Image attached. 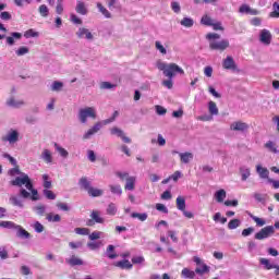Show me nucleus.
<instances>
[{"mask_svg":"<svg viewBox=\"0 0 279 279\" xmlns=\"http://www.w3.org/2000/svg\"><path fill=\"white\" fill-rule=\"evenodd\" d=\"M156 66L159 71H162L163 75L169 80H173L178 73L184 75V70L177 63H165L163 61L158 60Z\"/></svg>","mask_w":279,"mask_h":279,"instance_id":"obj_1","label":"nucleus"},{"mask_svg":"<svg viewBox=\"0 0 279 279\" xmlns=\"http://www.w3.org/2000/svg\"><path fill=\"white\" fill-rule=\"evenodd\" d=\"M220 38L221 35L217 33H208L206 35V39L209 40V49H211V51H226V49L230 47V41L228 39L217 41Z\"/></svg>","mask_w":279,"mask_h":279,"instance_id":"obj_2","label":"nucleus"},{"mask_svg":"<svg viewBox=\"0 0 279 279\" xmlns=\"http://www.w3.org/2000/svg\"><path fill=\"white\" fill-rule=\"evenodd\" d=\"M21 138V133L15 129H10L7 134L2 135L0 141L2 143H9V145H16Z\"/></svg>","mask_w":279,"mask_h":279,"instance_id":"obj_3","label":"nucleus"},{"mask_svg":"<svg viewBox=\"0 0 279 279\" xmlns=\"http://www.w3.org/2000/svg\"><path fill=\"white\" fill-rule=\"evenodd\" d=\"M12 186H25L27 191H32V179H29V175L27 173H21L20 177H16L14 180L11 181Z\"/></svg>","mask_w":279,"mask_h":279,"instance_id":"obj_4","label":"nucleus"},{"mask_svg":"<svg viewBox=\"0 0 279 279\" xmlns=\"http://www.w3.org/2000/svg\"><path fill=\"white\" fill-rule=\"evenodd\" d=\"M88 118L97 119V112L95 111V109L93 107H86V108L80 109L78 120L81 121V123L83 124L87 123Z\"/></svg>","mask_w":279,"mask_h":279,"instance_id":"obj_5","label":"nucleus"},{"mask_svg":"<svg viewBox=\"0 0 279 279\" xmlns=\"http://www.w3.org/2000/svg\"><path fill=\"white\" fill-rule=\"evenodd\" d=\"M276 233V228L274 226H267L262 228L256 234L255 239L257 241H265V239H269V236Z\"/></svg>","mask_w":279,"mask_h":279,"instance_id":"obj_6","label":"nucleus"},{"mask_svg":"<svg viewBox=\"0 0 279 279\" xmlns=\"http://www.w3.org/2000/svg\"><path fill=\"white\" fill-rule=\"evenodd\" d=\"M28 191H31V193L27 192V190L25 189H21L20 197H22L23 199H29L31 197L33 202H38V199H40V197L38 196V190L34 189V183H32V190H28Z\"/></svg>","mask_w":279,"mask_h":279,"instance_id":"obj_7","label":"nucleus"},{"mask_svg":"<svg viewBox=\"0 0 279 279\" xmlns=\"http://www.w3.org/2000/svg\"><path fill=\"white\" fill-rule=\"evenodd\" d=\"M7 108H13L15 110H19V108H23L25 106V100L23 99H16L15 96H10L5 100Z\"/></svg>","mask_w":279,"mask_h":279,"instance_id":"obj_8","label":"nucleus"},{"mask_svg":"<svg viewBox=\"0 0 279 279\" xmlns=\"http://www.w3.org/2000/svg\"><path fill=\"white\" fill-rule=\"evenodd\" d=\"M231 132H241L245 133L250 130V124L243 121H234L230 124Z\"/></svg>","mask_w":279,"mask_h":279,"instance_id":"obj_9","label":"nucleus"},{"mask_svg":"<svg viewBox=\"0 0 279 279\" xmlns=\"http://www.w3.org/2000/svg\"><path fill=\"white\" fill-rule=\"evenodd\" d=\"M90 217L92 219L87 221V226H95V223H104V218H101V211L93 210Z\"/></svg>","mask_w":279,"mask_h":279,"instance_id":"obj_10","label":"nucleus"},{"mask_svg":"<svg viewBox=\"0 0 279 279\" xmlns=\"http://www.w3.org/2000/svg\"><path fill=\"white\" fill-rule=\"evenodd\" d=\"M77 38H85L86 40H95V36H93V33L88 28L80 27L76 32Z\"/></svg>","mask_w":279,"mask_h":279,"instance_id":"obj_11","label":"nucleus"},{"mask_svg":"<svg viewBox=\"0 0 279 279\" xmlns=\"http://www.w3.org/2000/svg\"><path fill=\"white\" fill-rule=\"evenodd\" d=\"M222 66L227 71H236V62H234V58L232 56H228L223 61H222Z\"/></svg>","mask_w":279,"mask_h":279,"instance_id":"obj_12","label":"nucleus"},{"mask_svg":"<svg viewBox=\"0 0 279 279\" xmlns=\"http://www.w3.org/2000/svg\"><path fill=\"white\" fill-rule=\"evenodd\" d=\"M259 41L266 46L271 45V32L262 29L259 34Z\"/></svg>","mask_w":279,"mask_h":279,"instance_id":"obj_13","label":"nucleus"},{"mask_svg":"<svg viewBox=\"0 0 279 279\" xmlns=\"http://www.w3.org/2000/svg\"><path fill=\"white\" fill-rule=\"evenodd\" d=\"M15 235L17 236V239H32V233L23 229V227H21L20 225L15 227Z\"/></svg>","mask_w":279,"mask_h":279,"instance_id":"obj_14","label":"nucleus"},{"mask_svg":"<svg viewBox=\"0 0 279 279\" xmlns=\"http://www.w3.org/2000/svg\"><path fill=\"white\" fill-rule=\"evenodd\" d=\"M99 130H101V122H97L92 129H89L83 135L84 141H88V138H90V136H93L94 134H97V132H99Z\"/></svg>","mask_w":279,"mask_h":279,"instance_id":"obj_15","label":"nucleus"},{"mask_svg":"<svg viewBox=\"0 0 279 279\" xmlns=\"http://www.w3.org/2000/svg\"><path fill=\"white\" fill-rule=\"evenodd\" d=\"M41 160L47 165H51L53 162V156L51 155V150L45 148L40 155Z\"/></svg>","mask_w":279,"mask_h":279,"instance_id":"obj_16","label":"nucleus"},{"mask_svg":"<svg viewBox=\"0 0 279 279\" xmlns=\"http://www.w3.org/2000/svg\"><path fill=\"white\" fill-rule=\"evenodd\" d=\"M256 171L259 178H262V180H269V170L267 168H264L263 166L258 165L256 166Z\"/></svg>","mask_w":279,"mask_h":279,"instance_id":"obj_17","label":"nucleus"},{"mask_svg":"<svg viewBox=\"0 0 279 279\" xmlns=\"http://www.w3.org/2000/svg\"><path fill=\"white\" fill-rule=\"evenodd\" d=\"M23 38V34L21 33H11V36L7 37V44L10 47H13L14 40H21Z\"/></svg>","mask_w":279,"mask_h":279,"instance_id":"obj_18","label":"nucleus"},{"mask_svg":"<svg viewBox=\"0 0 279 279\" xmlns=\"http://www.w3.org/2000/svg\"><path fill=\"white\" fill-rule=\"evenodd\" d=\"M240 174H241L242 182H245L247 181L250 175H252V171L250 170V168L242 166L240 167Z\"/></svg>","mask_w":279,"mask_h":279,"instance_id":"obj_19","label":"nucleus"},{"mask_svg":"<svg viewBox=\"0 0 279 279\" xmlns=\"http://www.w3.org/2000/svg\"><path fill=\"white\" fill-rule=\"evenodd\" d=\"M136 184V177H128L124 185L125 191H134Z\"/></svg>","mask_w":279,"mask_h":279,"instance_id":"obj_20","label":"nucleus"},{"mask_svg":"<svg viewBox=\"0 0 279 279\" xmlns=\"http://www.w3.org/2000/svg\"><path fill=\"white\" fill-rule=\"evenodd\" d=\"M208 112L211 117H217L219 114V108L217 107V102L210 100L208 102Z\"/></svg>","mask_w":279,"mask_h":279,"instance_id":"obj_21","label":"nucleus"},{"mask_svg":"<svg viewBox=\"0 0 279 279\" xmlns=\"http://www.w3.org/2000/svg\"><path fill=\"white\" fill-rule=\"evenodd\" d=\"M77 14H82V16H86L88 14V9H86V4L82 1H78L75 8Z\"/></svg>","mask_w":279,"mask_h":279,"instance_id":"obj_22","label":"nucleus"},{"mask_svg":"<svg viewBox=\"0 0 279 279\" xmlns=\"http://www.w3.org/2000/svg\"><path fill=\"white\" fill-rule=\"evenodd\" d=\"M181 162L189 165L193 160V153H180L179 154Z\"/></svg>","mask_w":279,"mask_h":279,"instance_id":"obj_23","label":"nucleus"},{"mask_svg":"<svg viewBox=\"0 0 279 279\" xmlns=\"http://www.w3.org/2000/svg\"><path fill=\"white\" fill-rule=\"evenodd\" d=\"M78 184H80L81 189H84V191H86L87 193L93 187V186H90V181L86 177L81 178L78 181Z\"/></svg>","mask_w":279,"mask_h":279,"instance_id":"obj_24","label":"nucleus"},{"mask_svg":"<svg viewBox=\"0 0 279 279\" xmlns=\"http://www.w3.org/2000/svg\"><path fill=\"white\" fill-rule=\"evenodd\" d=\"M87 193L89 197H101V195H104V190L92 186Z\"/></svg>","mask_w":279,"mask_h":279,"instance_id":"obj_25","label":"nucleus"},{"mask_svg":"<svg viewBox=\"0 0 279 279\" xmlns=\"http://www.w3.org/2000/svg\"><path fill=\"white\" fill-rule=\"evenodd\" d=\"M62 88H64V83L60 81H54L50 86V90H52V93H60Z\"/></svg>","mask_w":279,"mask_h":279,"instance_id":"obj_26","label":"nucleus"},{"mask_svg":"<svg viewBox=\"0 0 279 279\" xmlns=\"http://www.w3.org/2000/svg\"><path fill=\"white\" fill-rule=\"evenodd\" d=\"M114 266L119 267L120 269H132V263H130L128 259L117 262Z\"/></svg>","mask_w":279,"mask_h":279,"instance_id":"obj_27","label":"nucleus"},{"mask_svg":"<svg viewBox=\"0 0 279 279\" xmlns=\"http://www.w3.org/2000/svg\"><path fill=\"white\" fill-rule=\"evenodd\" d=\"M97 8H98L99 12L102 13L105 19H112V13H110V11H108V9H106V7H104V4H101V2L97 3Z\"/></svg>","mask_w":279,"mask_h":279,"instance_id":"obj_28","label":"nucleus"},{"mask_svg":"<svg viewBox=\"0 0 279 279\" xmlns=\"http://www.w3.org/2000/svg\"><path fill=\"white\" fill-rule=\"evenodd\" d=\"M177 208L178 210H181V213H184V210L186 209V199H184V197L179 196L177 198Z\"/></svg>","mask_w":279,"mask_h":279,"instance_id":"obj_29","label":"nucleus"},{"mask_svg":"<svg viewBox=\"0 0 279 279\" xmlns=\"http://www.w3.org/2000/svg\"><path fill=\"white\" fill-rule=\"evenodd\" d=\"M66 263L71 265V267L84 265V260L80 259V257H76L75 255H73L70 259H66Z\"/></svg>","mask_w":279,"mask_h":279,"instance_id":"obj_30","label":"nucleus"},{"mask_svg":"<svg viewBox=\"0 0 279 279\" xmlns=\"http://www.w3.org/2000/svg\"><path fill=\"white\" fill-rule=\"evenodd\" d=\"M22 196H11L9 202L13 205V206H17V208H23V201L21 199Z\"/></svg>","mask_w":279,"mask_h":279,"instance_id":"obj_31","label":"nucleus"},{"mask_svg":"<svg viewBox=\"0 0 279 279\" xmlns=\"http://www.w3.org/2000/svg\"><path fill=\"white\" fill-rule=\"evenodd\" d=\"M106 256L107 258H110L111 260H114V258H117L119 255H117V253H114V245H109L106 250Z\"/></svg>","mask_w":279,"mask_h":279,"instance_id":"obj_32","label":"nucleus"},{"mask_svg":"<svg viewBox=\"0 0 279 279\" xmlns=\"http://www.w3.org/2000/svg\"><path fill=\"white\" fill-rule=\"evenodd\" d=\"M54 149L62 158H69V151L62 148V146H59L58 143H54Z\"/></svg>","mask_w":279,"mask_h":279,"instance_id":"obj_33","label":"nucleus"},{"mask_svg":"<svg viewBox=\"0 0 279 279\" xmlns=\"http://www.w3.org/2000/svg\"><path fill=\"white\" fill-rule=\"evenodd\" d=\"M47 221H50L52 223H59V221H62V217L60 215H53V214H47L46 216Z\"/></svg>","mask_w":279,"mask_h":279,"instance_id":"obj_34","label":"nucleus"},{"mask_svg":"<svg viewBox=\"0 0 279 279\" xmlns=\"http://www.w3.org/2000/svg\"><path fill=\"white\" fill-rule=\"evenodd\" d=\"M215 199L221 204L226 199V190H219L215 193Z\"/></svg>","mask_w":279,"mask_h":279,"instance_id":"obj_35","label":"nucleus"},{"mask_svg":"<svg viewBox=\"0 0 279 279\" xmlns=\"http://www.w3.org/2000/svg\"><path fill=\"white\" fill-rule=\"evenodd\" d=\"M180 24L183 26V27H193V25H195V21H193V19L191 17H183L180 22Z\"/></svg>","mask_w":279,"mask_h":279,"instance_id":"obj_36","label":"nucleus"},{"mask_svg":"<svg viewBox=\"0 0 279 279\" xmlns=\"http://www.w3.org/2000/svg\"><path fill=\"white\" fill-rule=\"evenodd\" d=\"M117 204L114 203H110L108 206H107V209H106V213L107 215H110L111 217H114V215H117Z\"/></svg>","mask_w":279,"mask_h":279,"instance_id":"obj_37","label":"nucleus"},{"mask_svg":"<svg viewBox=\"0 0 279 279\" xmlns=\"http://www.w3.org/2000/svg\"><path fill=\"white\" fill-rule=\"evenodd\" d=\"M155 49L161 53V56H167V47L162 45L160 41H155Z\"/></svg>","mask_w":279,"mask_h":279,"instance_id":"obj_38","label":"nucleus"},{"mask_svg":"<svg viewBox=\"0 0 279 279\" xmlns=\"http://www.w3.org/2000/svg\"><path fill=\"white\" fill-rule=\"evenodd\" d=\"M33 210H35L36 215H38L39 217H44L47 207L45 205H37L33 208Z\"/></svg>","mask_w":279,"mask_h":279,"instance_id":"obj_39","label":"nucleus"},{"mask_svg":"<svg viewBox=\"0 0 279 279\" xmlns=\"http://www.w3.org/2000/svg\"><path fill=\"white\" fill-rule=\"evenodd\" d=\"M259 263H260V265L264 266V269H267V270L274 269V267H275V264H271V262L267 258H260Z\"/></svg>","mask_w":279,"mask_h":279,"instance_id":"obj_40","label":"nucleus"},{"mask_svg":"<svg viewBox=\"0 0 279 279\" xmlns=\"http://www.w3.org/2000/svg\"><path fill=\"white\" fill-rule=\"evenodd\" d=\"M251 219H253V221H255L256 226H258V228H263V226H265L267 223V221H265V219L256 217L252 214H250Z\"/></svg>","mask_w":279,"mask_h":279,"instance_id":"obj_41","label":"nucleus"},{"mask_svg":"<svg viewBox=\"0 0 279 279\" xmlns=\"http://www.w3.org/2000/svg\"><path fill=\"white\" fill-rule=\"evenodd\" d=\"M214 22H215V20H213L208 15H203V17L201 19V24L202 25H206L207 27H210Z\"/></svg>","mask_w":279,"mask_h":279,"instance_id":"obj_42","label":"nucleus"},{"mask_svg":"<svg viewBox=\"0 0 279 279\" xmlns=\"http://www.w3.org/2000/svg\"><path fill=\"white\" fill-rule=\"evenodd\" d=\"M16 223L12 221H0V228H8L9 230H16Z\"/></svg>","mask_w":279,"mask_h":279,"instance_id":"obj_43","label":"nucleus"},{"mask_svg":"<svg viewBox=\"0 0 279 279\" xmlns=\"http://www.w3.org/2000/svg\"><path fill=\"white\" fill-rule=\"evenodd\" d=\"M132 219H138L140 221H147V214L143 213V214H138V213H132L131 214Z\"/></svg>","mask_w":279,"mask_h":279,"instance_id":"obj_44","label":"nucleus"},{"mask_svg":"<svg viewBox=\"0 0 279 279\" xmlns=\"http://www.w3.org/2000/svg\"><path fill=\"white\" fill-rule=\"evenodd\" d=\"M111 88H117V85L110 82H101L100 83V90H111Z\"/></svg>","mask_w":279,"mask_h":279,"instance_id":"obj_45","label":"nucleus"},{"mask_svg":"<svg viewBox=\"0 0 279 279\" xmlns=\"http://www.w3.org/2000/svg\"><path fill=\"white\" fill-rule=\"evenodd\" d=\"M208 271H210V267L206 264H203L202 268L197 267L195 269V274H198L199 276H204V274H208Z\"/></svg>","mask_w":279,"mask_h":279,"instance_id":"obj_46","label":"nucleus"},{"mask_svg":"<svg viewBox=\"0 0 279 279\" xmlns=\"http://www.w3.org/2000/svg\"><path fill=\"white\" fill-rule=\"evenodd\" d=\"M272 8H274V11L270 12L269 16L271 19H279V4H278V2H274Z\"/></svg>","mask_w":279,"mask_h":279,"instance_id":"obj_47","label":"nucleus"},{"mask_svg":"<svg viewBox=\"0 0 279 279\" xmlns=\"http://www.w3.org/2000/svg\"><path fill=\"white\" fill-rule=\"evenodd\" d=\"M171 10H172V12H174V14H180V12H182V7L180 5V2L172 1L171 2Z\"/></svg>","mask_w":279,"mask_h":279,"instance_id":"obj_48","label":"nucleus"},{"mask_svg":"<svg viewBox=\"0 0 279 279\" xmlns=\"http://www.w3.org/2000/svg\"><path fill=\"white\" fill-rule=\"evenodd\" d=\"M239 226H241V220L239 219H232L229 223H228V228L229 230H236V228H239Z\"/></svg>","mask_w":279,"mask_h":279,"instance_id":"obj_49","label":"nucleus"},{"mask_svg":"<svg viewBox=\"0 0 279 279\" xmlns=\"http://www.w3.org/2000/svg\"><path fill=\"white\" fill-rule=\"evenodd\" d=\"M39 14L40 16H43L44 19H47V16H49V8H47L46 4H41L39 7Z\"/></svg>","mask_w":279,"mask_h":279,"instance_id":"obj_50","label":"nucleus"},{"mask_svg":"<svg viewBox=\"0 0 279 279\" xmlns=\"http://www.w3.org/2000/svg\"><path fill=\"white\" fill-rule=\"evenodd\" d=\"M109 189L113 195H121L123 193L121 185H109Z\"/></svg>","mask_w":279,"mask_h":279,"instance_id":"obj_51","label":"nucleus"},{"mask_svg":"<svg viewBox=\"0 0 279 279\" xmlns=\"http://www.w3.org/2000/svg\"><path fill=\"white\" fill-rule=\"evenodd\" d=\"M181 275H182L184 278H195V271L190 270L189 268H183Z\"/></svg>","mask_w":279,"mask_h":279,"instance_id":"obj_52","label":"nucleus"},{"mask_svg":"<svg viewBox=\"0 0 279 279\" xmlns=\"http://www.w3.org/2000/svg\"><path fill=\"white\" fill-rule=\"evenodd\" d=\"M74 232L81 234L82 236H87L88 234H90V230L87 228H75Z\"/></svg>","mask_w":279,"mask_h":279,"instance_id":"obj_53","label":"nucleus"},{"mask_svg":"<svg viewBox=\"0 0 279 279\" xmlns=\"http://www.w3.org/2000/svg\"><path fill=\"white\" fill-rule=\"evenodd\" d=\"M266 149H269V151H272V154H278V148H276V144L271 141L267 142L265 144Z\"/></svg>","mask_w":279,"mask_h":279,"instance_id":"obj_54","label":"nucleus"},{"mask_svg":"<svg viewBox=\"0 0 279 279\" xmlns=\"http://www.w3.org/2000/svg\"><path fill=\"white\" fill-rule=\"evenodd\" d=\"M35 232H37V234H40L43 232H45V226H43V223L36 221L33 226Z\"/></svg>","mask_w":279,"mask_h":279,"instance_id":"obj_55","label":"nucleus"},{"mask_svg":"<svg viewBox=\"0 0 279 279\" xmlns=\"http://www.w3.org/2000/svg\"><path fill=\"white\" fill-rule=\"evenodd\" d=\"M38 32H35L34 29H28L24 33L25 38H38Z\"/></svg>","mask_w":279,"mask_h":279,"instance_id":"obj_56","label":"nucleus"},{"mask_svg":"<svg viewBox=\"0 0 279 279\" xmlns=\"http://www.w3.org/2000/svg\"><path fill=\"white\" fill-rule=\"evenodd\" d=\"M26 53H29V48L22 46L16 50V56H26Z\"/></svg>","mask_w":279,"mask_h":279,"instance_id":"obj_57","label":"nucleus"},{"mask_svg":"<svg viewBox=\"0 0 279 279\" xmlns=\"http://www.w3.org/2000/svg\"><path fill=\"white\" fill-rule=\"evenodd\" d=\"M89 241H97V239H101V231H94L88 235Z\"/></svg>","mask_w":279,"mask_h":279,"instance_id":"obj_58","label":"nucleus"},{"mask_svg":"<svg viewBox=\"0 0 279 279\" xmlns=\"http://www.w3.org/2000/svg\"><path fill=\"white\" fill-rule=\"evenodd\" d=\"M44 189H51V181H49L48 174H43Z\"/></svg>","mask_w":279,"mask_h":279,"instance_id":"obj_59","label":"nucleus"},{"mask_svg":"<svg viewBox=\"0 0 279 279\" xmlns=\"http://www.w3.org/2000/svg\"><path fill=\"white\" fill-rule=\"evenodd\" d=\"M0 19L2 21H12V14H10L8 11H3L0 13Z\"/></svg>","mask_w":279,"mask_h":279,"instance_id":"obj_60","label":"nucleus"},{"mask_svg":"<svg viewBox=\"0 0 279 279\" xmlns=\"http://www.w3.org/2000/svg\"><path fill=\"white\" fill-rule=\"evenodd\" d=\"M44 195L47 199H56V194L51 190H44Z\"/></svg>","mask_w":279,"mask_h":279,"instance_id":"obj_61","label":"nucleus"},{"mask_svg":"<svg viewBox=\"0 0 279 279\" xmlns=\"http://www.w3.org/2000/svg\"><path fill=\"white\" fill-rule=\"evenodd\" d=\"M21 173H25V172H22L21 169L19 168V166H15L13 169H11L9 171V174L14 177V175H21Z\"/></svg>","mask_w":279,"mask_h":279,"instance_id":"obj_62","label":"nucleus"},{"mask_svg":"<svg viewBox=\"0 0 279 279\" xmlns=\"http://www.w3.org/2000/svg\"><path fill=\"white\" fill-rule=\"evenodd\" d=\"M156 112L157 114H159L160 117L167 114V110L165 109V107L157 105L155 106Z\"/></svg>","mask_w":279,"mask_h":279,"instance_id":"obj_63","label":"nucleus"},{"mask_svg":"<svg viewBox=\"0 0 279 279\" xmlns=\"http://www.w3.org/2000/svg\"><path fill=\"white\" fill-rule=\"evenodd\" d=\"M179 178H182V172L177 170L172 175L169 177V180H173V182H178Z\"/></svg>","mask_w":279,"mask_h":279,"instance_id":"obj_64","label":"nucleus"}]
</instances>
